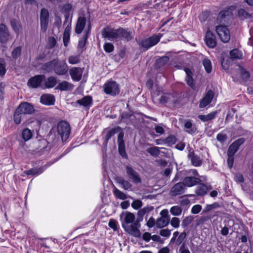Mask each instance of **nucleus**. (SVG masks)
<instances>
[{
    "mask_svg": "<svg viewBox=\"0 0 253 253\" xmlns=\"http://www.w3.org/2000/svg\"><path fill=\"white\" fill-rule=\"evenodd\" d=\"M119 132L118 135L117 142L118 144V151L120 155L124 158H127V155L126 151L125 144L124 140V132L122 131V128L117 126L107 131L105 136V140L103 145L107 146L109 139L117 132Z\"/></svg>",
    "mask_w": 253,
    "mask_h": 253,
    "instance_id": "1",
    "label": "nucleus"
},
{
    "mask_svg": "<svg viewBox=\"0 0 253 253\" xmlns=\"http://www.w3.org/2000/svg\"><path fill=\"white\" fill-rule=\"evenodd\" d=\"M35 111V109L32 104L27 102H21L15 111L13 115L14 123L17 125L20 124L25 115L33 114Z\"/></svg>",
    "mask_w": 253,
    "mask_h": 253,
    "instance_id": "2",
    "label": "nucleus"
},
{
    "mask_svg": "<svg viewBox=\"0 0 253 253\" xmlns=\"http://www.w3.org/2000/svg\"><path fill=\"white\" fill-rule=\"evenodd\" d=\"M135 219V216L133 213L126 211L122 224L126 232L135 237L139 238L140 237L141 233L138 229L134 228Z\"/></svg>",
    "mask_w": 253,
    "mask_h": 253,
    "instance_id": "3",
    "label": "nucleus"
},
{
    "mask_svg": "<svg viewBox=\"0 0 253 253\" xmlns=\"http://www.w3.org/2000/svg\"><path fill=\"white\" fill-rule=\"evenodd\" d=\"M103 90L104 92L111 96H116L120 92V85L115 81L110 80L107 82L103 85Z\"/></svg>",
    "mask_w": 253,
    "mask_h": 253,
    "instance_id": "4",
    "label": "nucleus"
},
{
    "mask_svg": "<svg viewBox=\"0 0 253 253\" xmlns=\"http://www.w3.org/2000/svg\"><path fill=\"white\" fill-rule=\"evenodd\" d=\"M58 134L60 135L62 141H66L70 134L71 127L70 125L65 121L59 122L57 126Z\"/></svg>",
    "mask_w": 253,
    "mask_h": 253,
    "instance_id": "5",
    "label": "nucleus"
},
{
    "mask_svg": "<svg viewBox=\"0 0 253 253\" xmlns=\"http://www.w3.org/2000/svg\"><path fill=\"white\" fill-rule=\"evenodd\" d=\"M119 28L115 29L110 27L104 28L102 32V37L111 41L120 40Z\"/></svg>",
    "mask_w": 253,
    "mask_h": 253,
    "instance_id": "6",
    "label": "nucleus"
},
{
    "mask_svg": "<svg viewBox=\"0 0 253 253\" xmlns=\"http://www.w3.org/2000/svg\"><path fill=\"white\" fill-rule=\"evenodd\" d=\"M161 36L155 35L149 38L145 39L138 42L140 46L144 48L145 50L148 49L152 46L156 45L160 40Z\"/></svg>",
    "mask_w": 253,
    "mask_h": 253,
    "instance_id": "7",
    "label": "nucleus"
},
{
    "mask_svg": "<svg viewBox=\"0 0 253 253\" xmlns=\"http://www.w3.org/2000/svg\"><path fill=\"white\" fill-rule=\"evenodd\" d=\"M49 12L47 9L42 8L40 12L41 32L44 33L48 27L49 23Z\"/></svg>",
    "mask_w": 253,
    "mask_h": 253,
    "instance_id": "8",
    "label": "nucleus"
},
{
    "mask_svg": "<svg viewBox=\"0 0 253 253\" xmlns=\"http://www.w3.org/2000/svg\"><path fill=\"white\" fill-rule=\"evenodd\" d=\"M54 73L58 76H64L67 74L68 66L65 61L55 59Z\"/></svg>",
    "mask_w": 253,
    "mask_h": 253,
    "instance_id": "9",
    "label": "nucleus"
},
{
    "mask_svg": "<svg viewBox=\"0 0 253 253\" xmlns=\"http://www.w3.org/2000/svg\"><path fill=\"white\" fill-rule=\"evenodd\" d=\"M125 168L127 177L133 183L137 184L142 182L139 174L131 166L127 165Z\"/></svg>",
    "mask_w": 253,
    "mask_h": 253,
    "instance_id": "10",
    "label": "nucleus"
},
{
    "mask_svg": "<svg viewBox=\"0 0 253 253\" xmlns=\"http://www.w3.org/2000/svg\"><path fill=\"white\" fill-rule=\"evenodd\" d=\"M215 30L222 42H227L229 41L230 39V32L226 26L221 25L216 26Z\"/></svg>",
    "mask_w": 253,
    "mask_h": 253,
    "instance_id": "11",
    "label": "nucleus"
},
{
    "mask_svg": "<svg viewBox=\"0 0 253 253\" xmlns=\"http://www.w3.org/2000/svg\"><path fill=\"white\" fill-rule=\"evenodd\" d=\"M244 138H240L233 142L228 148L227 155L228 156H233L238 151L239 147L245 142Z\"/></svg>",
    "mask_w": 253,
    "mask_h": 253,
    "instance_id": "12",
    "label": "nucleus"
},
{
    "mask_svg": "<svg viewBox=\"0 0 253 253\" xmlns=\"http://www.w3.org/2000/svg\"><path fill=\"white\" fill-rule=\"evenodd\" d=\"M232 6L226 7L223 10L221 11L217 17V23H224L226 19L231 17L233 15L232 12L230 9Z\"/></svg>",
    "mask_w": 253,
    "mask_h": 253,
    "instance_id": "13",
    "label": "nucleus"
},
{
    "mask_svg": "<svg viewBox=\"0 0 253 253\" xmlns=\"http://www.w3.org/2000/svg\"><path fill=\"white\" fill-rule=\"evenodd\" d=\"M186 186L183 182H179L174 184L171 188L170 193L172 196H176L184 193Z\"/></svg>",
    "mask_w": 253,
    "mask_h": 253,
    "instance_id": "14",
    "label": "nucleus"
},
{
    "mask_svg": "<svg viewBox=\"0 0 253 253\" xmlns=\"http://www.w3.org/2000/svg\"><path fill=\"white\" fill-rule=\"evenodd\" d=\"M45 77L44 75H36L29 79L27 84L29 86L32 88H37L40 86L43 80Z\"/></svg>",
    "mask_w": 253,
    "mask_h": 253,
    "instance_id": "15",
    "label": "nucleus"
},
{
    "mask_svg": "<svg viewBox=\"0 0 253 253\" xmlns=\"http://www.w3.org/2000/svg\"><path fill=\"white\" fill-rule=\"evenodd\" d=\"M83 69L80 67H74L69 70V74L74 81L79 82L82 77Z\"/></svg>",
    "mask_w": 253,
    "mask_h": 253,
    "instance_id": "16",
    "label": "nucleus"
},
{
    "mask_svg": "<svg viewBox=\"0 0 253 253\" xmlns=\"http://www.w3.org/2000/svg\"><path fill=\"white\" fill-rule=\"evenodd\" d=\"M214 94L212 90H208L205 97L200 101L199 108H203L208 105L212 101Z\"/></svg>",
    "mask_w": 253,
    "mask_h": 253,
    "instance_id": "17",
    "label": "nucleus"
},
{
    "mask_svg": "<svg viewBox=\"0 0 253 253\" xmlns=\"http://www.w3.org/2000/svg\"><path fill=\"white\" fill-rule=\"evenodd\" d=\"M9 37V33L7 27L3 24H0V42L6 43Z\"/></svg>",
    "mask_w": 253,
    "mask_h": 253,
    "instance_id": "18",
    "label": "nucleus"
},
{
    "mask_svg": "<svg viewBox=\"0 0 253 253\" xmlns=\"http://www.w3.org/2000/svg\"><path fill=\"white\" fill-rule=\"evenodd\" d=\"M92 101V97L91 96L87 95L84 96L81 99L77 100L74 104L75 106H77V105H79V106H82L88 109L91 106Z\"/></svg>",
    "mask_w": 253,
    "mask_h": 253,
    "instance_id": "19",
    "label": "nucleus"
},
{
    "mask_svg": "<svg viewBox=\"0 0 253 253\" xmlns=\"http://www.w3.org/2000/svg\"><path fill=\"white\" fill-rule=\"evenodd\" d=\"M120 40L125 39L127 42L130 41L133 39L132 31L129 29L119 28Z\"/></svg>",
    "mask_w": 253,
    "mask_h": 253,
    "instance_id": "20",
    "label": "nucleus"
},
{
    "mask_svg": "<svg viewBox=\"0 0 253 253\" xmlns=\"http://www.w3.org/2000/svg\"><path fill=\"white\" fill-rule=\"evenodd\" d=\"M205 41L207 45L210 48H214L216 45L215 37L210 31L207 32Z\"/></svg>",
    "mask_w": 253,
    "mask_h": 253,
    "instance_id": "21",
    "label": "nucleus"
},
{
    "mask_svg": "<svg viewBox=\"0 0 253 253\" xmlns=\"http://www.w3.org/2000/svg\"><path fill=\"white\" fill-rule=\"evenodd\" d=\"M55 101L54 96L51 94H42L40 98L41 103L47 106L54 105Z\"/></svg>",
    "mask_w": 253,
    "mask_h": 253,
    "instance_id": "22",
    "label": "nucleus"
},
{
    "mask_svg": "<svg viewBox=\"0 0 253 253\" xmlns=\"http://www.w3.org/2000/svg\"><path fill=\"white\" fill-rule=\"evenodd\" d=\"M188 157L191 161L192 164L195 167L200 166L202 164V159L198 155L196 154L193 151L189 152Z\"/></svg>",
    "mask_w": 253,
    "mask_h": 253,
    "instance_id": "23",
    "label": "nucleus"
},
{
    "mask_svg": "<svg viewBox=\"0 0 253 253\" xmlns=\"http://www.w3.org/2000/svg\"><path fill=\"white\" fill-rule=\"evenodd\" d=\"M201 180L199 178L194 176H187L184 178L183 183L185 186L192 187L199 184Z\"/></svg>",
    "mask_w": 253,
    "mask_h": 253,
    "instance_id": "24",
    "label": "nucleus"
},
{
    "mask_svg": "<svg viewBox=\"0 0 253 253\" xmlns=\"http://www.w3.org/2000/svg\"><path fill=\"white\" fill-rule=\"evenodd\" d=\"M86 24V19L84 17L80 16L78 18L76 25L75 32L77 34H80L83 31Z\"/></svg>",
    "mask_w": 253,
    "mask_h": 253,
    "instance_id": "25",
    "label": "nucleus"
},
{
    "mask_svg": "<svg viewBox=\"0 0 253 253\" xmlns=\"http://www.w3.org/2000/svg\"><path fill=\"white\" fill-rule=\"evenodd\" d=\"M74 85L67 81H62L56 87L55 89L61 91H71L73 89Z\"/></svg>",
    "mask_w": 253,
    "mask_h": 253,
    "instance_id": "26",
    "label": "nucleus"
},
{
    "mask_svg": "<svg viewBox=\"0 0 253 253\" xmlns=\"http://www.w3.org/2000/svg\"><path fill=\"white\" fill-rule=\"evenodd\" d=\"M185 72L186 74V77L185 78V81L187 84L192 89H194L195 87V84L194 82L193 79V73L189 68H186Z\"/></svg>",
    "mask_w": 253,
    "mask_h": 253,
    "instance_id": "27",
    "label": "nucleus"
},
{
    "mask_svg": "<svg viewBox=\"0 0 253 253\" xmlns=\"http://www.w3.org/2000/svg\"><path fill=\"white\" fill-rule=\"evenodd\" d=\"M116 180L118 183L122 186L124 190H128L131 189L132 187V185L129 181L125 179L122 177H117L116 178Z\"/></svg>",
    "mask_w": 253,
    "mask_h": 253,
    "instance_id": "28",
    "label": "nucleus"
},
{
    "mask_svg": "<svg viewBox=\"0 0 253 253\" xmlns=\"http://www.w3.org/2000/svg\"><path fill=\"white\" fill-rule=\"evenodd\" d=\"M170 221V217H160L156 220V225L158 228L167 226Z\"/></svg>",
    "mask_w": 253,
    "mask_h": 253,
    "instance_id": "29",
    "label": "nucleus"
},
{
    "mask_svg": "<svg viewBox=\"0 0 253 253\" xmlns=\"http://www.w3.org/2000/svg\"><path fill=\"white\" fill-rule=\"evenodd\" d=\"M169 58L167 56H164L158 59L155 63V67L157 69L161 68L166 65L169 61Z\"/></svg>",
    "mask_w": 253,
    "mask_h": 253,
    "instance_id": "30",
    "label": "nucleus"
},
{
    "mask_svg": "<svg viewBox=\"0 0 253 253\" xmlns=\"http://www.w3.org/2000/svg\"><path fill=\"white\" fill-rule=\"evenodd\" d=\"M184 127L186 129V131L190 134L194 133L196 131L195 126L193 124L191 120H186L184 121Z\"/></svg>",
    "mask_w": 253,
    "mask_h": 253,
    "instance_id": "31",
    "label": "nucleus"
},
{
    "mask_svg": "<svg viewBox=\"0 0 253 253\" xmlns=\"http://www.w3.org/2000/svg\"><path fill=\"white\" fill-rule=\"evenodd\" d=\"M217 113V111H214L206 115H199L198 116V118L203 122H208L213 119L215 117Z\"/></svg>",
    "mask_w": 253,
    "mask_h": 253,
    "instance_id": "32",
    "label": "nucleus"
},
{
    "mask_svg": "<svg viewBox=\"0 0 253 253\" xmlns=\"http://www.w3.org/2000/svg\"><path fill=\"white\" fill-rule=\"evenodd\" d=\"M55 62V59H53L44 64L42 67V69L47 73H49L52 70L54 71Z\"/></svg>",
    "mask_w": 253,
    "mask_h": 253,
    "instance_id": "33",
    "label": "nucleus"
},
{
    "mask_svg": "<svg viewBox=\"0 0 253 253\" xmlns=\"http://www.w3.org/2000/svg\"><path fill=\"white\" fill-rule=\"evenodd\" d=\"M220 207V204L217 202H214L212 204L207 205L203 210L202 214L206 213Z\"/></svg>",
    "mask_w": 253,
    "mask_h": 253,
    "instance_id": "34",
    "label": "nucleus"
},
{
    "mask_svg": "<svg viewBox=\"0 0 253 253\" xmlns=\"http://www.w3.org/2000/svg\"><path fill=\"white\" fill-rule=\"evenodd\" d=\"M43 171V169L42 168H33L24 171V173L27 175H34L36 174H40Z\"/></svg>",
    "mask_w": 253,
    "mask_h": 253,
    "instance_id": "35",
    "label": "nucleus"
},
{
    "mask_svg": "<svg viewBox=\"0 0 253 253\" xmlns=\"http://www.w3.org/2000/svg\"><path fill=\"white\" fill-rule=\"evenodd\" d=\"M208 190L207 186L204 184H200L197 188L195 191L196 194L198 196H204L207 194Z\"/></svg>",
    "mask_w": 253,
    "mask_h": 253,
    "instance_id": "36",
    "label": "nucleus"
},
{
    "mask_svg": "<svg viewBox=\"0 0 253 253\" xmlns=\"http://www.w3.org/2000/svg\"><path fill=\"white\" fill-rule=\"evenodd\" d=\"M230 58L233 59H240L242 58V53L239 49L235 48L230 52Z\"/></svg>",
    "mask_w": 253,
    "mask_h": 253,
    "instance_id": "37",
    "label": "nucleus"
},
{
    "mask_svg": "<svg viewBox=\"0 0 253 253\" xmlns=\"http://www.w3.org/2000/svg\"><path fill=\"white\" fill-rule=\"evenodd\" d=\"M57 84V79L55 77L51 76L48 77L45 82V86L46 88L53 87Z\"/></svg>",
    "mask_w": 253,
    "mask_h": 253,
    "instance_id": "38",
    "label": "nucleus"
},
{
    "mask_svg": "<svg viewBox=\"0 0 253 253\" xmlns=\"http://www.w3.org/2000/svg\"><path fill=\"white\" fill-rule=\"evenodd\" d=\"M83 51H82L80 54L77 55H70L68 57V62L70 64H77L81 62V54H82Z\"/></svg>",
    "mask_w": 253,
    "mask_h": 253,
    "instance_id": "39",
    "label": "nucleus"
},
{
    "mask_svg": "<svg viewBox=\"0 0 253 253\" xmlns=\"http://www.w3.org/2000/svg\"><path fill=\"white\" fill-rule=\"evenodd\" d=\"M238 17L240 20H243L246 18H251L252 15L246 11L244 9L241 8L238 10Z\"/></svg>",
    "mask_w": 253,
    "mask_h": 253,
    "instance_id": "40",
    "label": "nucleus"
},
{
    "mask_svg": "<svg viewBox=\"0 0 253 253\" xmlns=\"http://www.w3.org/2000/svg\"><path fill=\"white\" fill-rule=\"evenodd\" d=\"M33 135L32 131L26 128L23 130L22 132V136L25 141L30 140Z\"/></svg>",
    "mask_w": 253,
    "mask_h": 253,
    "instance_id": "41",
    "label": "nucleus"
},
{
    "mask_svg": "<svg viewBox=\"0 0 253 253\" xmlns=\"http://www.w3.org/2000/svg\"><path fill=\"white\" fill-rule=\"evenodd\" d=\"M113 193L114 195L118 198L121 200H126L127 198V196L125 193L120 191L116 187H115L113 190Z\"/></svg>",
    "mask_w": 253,
    "mask_h": 253,
    "instance_id": "42",
    "label": "nucleus"
},
{
    "mask_svg": "<svg viewBox=\"0 0 253 253\" xmlns=\"http://www.w3.org/2000/svg\"><path fill=\"white\" fill-rule=\"evenodd\" d=\"M203 64L204 66L206 71L208 73H210L212 70L211 61L209 59L205 58L203 61Z\"/></svg>",
    "mask_w": 253,
    "mask_h": 253,
    "instance_id": "43",
    "label": "nucleus"
},
{
    "mask_svg": "<svg viewBox=\"0 0 253 253\" xmlns=\"http://www.w3.org/2000/svg\"><path fill=\"white\" fill-rule=\"evenodd\" d=\"M22 51V47L19 46L15 48L12 51L11 55L13 59H17L21 56Z\"/></svg>",
    "mask_w": 253,
    "mask_h": 253,
    "instance_id": "44",
    "label": "nucleus"
},
{
    "mask_svg": "<svg viewBox=\"0 0 253 253\" xmlns=\"http://www.w3.org/2000/svg\"><path fill=\"white\" fill-rule=\"evenodd\" d=\"M165 143L167 144L168 146H171L176 142V138L174 135H170L165 140Z\"/></svg>",
    "mask_w": 253,
    "mask_h": 253,
    "instance_id": "45",
    "label": "nucleus"
},
{
    "mask_svg": "<svg viewBox=\"0 0 253 253\" xmlns=\"http://www.w3.org/2000/svg\"><path fill=\"white\" fill-rule=\"evenodd\" d=\"M147 151L153 157H157L160 153L159 147L156 146L148 148Z\"/></svg>",
    "mask_w": 253,
    "mask_h": 253,
    "instance_id": "46",
    "label": "nucleus"
},
{
    "mask_svg": "<svg viewBox=\"0 0 253 253\" xmlns=\"http://www.w3.org/2000/svg\"><path fill=\"white\" fill-rule=\"evenodd\" d=\"M194 219V217L192 215L185 217L182 221L181 226L182 227L185 228L192 222Z\"/></svg>",
    "mask_w": 253,
    "mask_h": 253,
    "instance_id": "47",
    "label": "nucleus"
},
{
    "mask_svg": "<svg viewBox=\"0 0 253 253\" xmlns=\"http://www.w3.org/2000/svg\"><path fill=\"white\" fill-rule=\"evenodd\" d=\"M173 95L171 94H166L161 95L160 98L158 99V101L161 103H166L169 101Z\"/></svg>",
    "mask_w": 253,
    "mask_h": 253,
    "instance_id": "48",
    "label": "nucleus"
},
{
    "mask_svg": "<svg viewBox=\"0 0 253 253\" xmlns=\"http://www.w3.org/2000/svg\"><path fill=\"white\" fill-rule=\"evenodd\" d=\"M182 210L179 206H173L170 209V212L173 215H179L182 212Z\"/></svg>",
    "mask_w": 253,
    "mask_h": 253,
    "instance_id": "49",
    "label": "nucleus"
},
{
    "mask_svg": "<svg viewBox=\"0 0 253 253\" xmlns=\"http://www.w3.org/2000/svg\"><path fill=\"white\" fill-rule=\"evenodd\" d=\"M241 76L244 81H247L250 78V73L246 71L243 67L239 66Z\"/></svg>",
    "mask_w": 253,
    "mask_h": 253,
    "instance_id": "50",
    "label": "nucleus"
},
{
    "mask_svg": "<svg viewBox=\"0 0 253 253\" xmlns=\"http://www.w3.org/2000/svg\"><path fill=\"white\" fill-rule=\"evenodd\" d=\"M88 36L87 35H84L82 38L79 40L78 47L79 48H83L86 44Z\"/></svg>",
    "mask_w": 253,
    "mask_h": 253,
    "instance_id": "51",
    "label": "nucleus"
},
{
    "mask_svg": "<svg viewBox=\"0 0 253 253\" xmlns=\"http://www.w3.org/2000/svg\"><path fill=\"white\" fill-rule=\"evenodd\" d=\"M227 139V135L225 133H219L216 136V139L221 143H224L226 142Z\"/></svg>",
    "mask_w": 253,
    "mask_h": 253,
    "instance_id": "52",
    "label": "nucleus"
},
{
    "mask_svg": "<svg viewBox=\"0 0 253 253\" xmlns=\"http://www.w3.org/2000/svg\"><path fill=\"white\" fill-rule=\"evenodd\" d=\"M104 49L106 52L110 53L114 50V46L112 43L107 42L104 45Z\"/></svg>",
    "mask_w": 253,
    "mask_h": 253,
    "instance_id": "53",
    "label": "nucleus"
},
{
    "mask_svg": "<svg viewBox=\"0 0 253 253\" xmlns=\"http://www.w3.org/2000/svg\"><path fill=\"white\" fill-rule=\"evenodd\" d=\"M217 214H213V215H207V216H202L198 219V223L199 224L204 223V222L211 219V218L213 217L214 216H215Z\"/></svg>",
    "mask_w": 253,
    "mask_h": 253,
    "instance_id": "54",
    "label": "nucleus"
},
{
    "mask_svg": "<svg viewBox=\"0 0 253 253\" xmlns=\"http://www.w3.org/2000/svg\"><path fill=\"white\" fill-rule=\"evenodd\" d=\"M235 112L236 110L234 108H231L228 110L226 117L225 118V122H228L233 118Z\"/></svg>",
    "mask_w": 253,
    "mask_h": 253,
    "instance_id": "55",
    "label": "nucleus"
},
{
    "mask_svg": "<svg viewBox=\"0 0 253 253\" xmlns=\"http://www.w3.org/2000/svg\"><path fill=\"white\" fill-rule=\"evenodd\" d=\"M56 44V40L55 38L53 37H50L48 39V48L51 49L53 48Z\"/></svg>",
    "mask_w": 253,
    "mask_h": 253,
    "instance_id": "56",
    "label": "nucleus"
},
{
    "mask_svg": "<svg viewBox=\"0 0 253 253\" xmlns=\"http://www.w3.org/2000/svg\"><path fill=\"white\" fill-rule=\"evenodd\" d=\"M142 206V202L139 200L134 201L131 204V207L135 210H137Z\"/></svg>",
    "mask_w": 253,
    "mask_h": 253,
    "instance_id": "57",
    "label": "nucleus"
},
{
    "mask_svg": "<svg viewBox=\"0 0 253 253\" xmlns=\"http://www.w3.org/2000/svg\"><path fill=\"white\" fill-rule=\"evenodd\" d=\"M179 218L176 217L172 218L170 221L171 226L174 228H178L179 226Z\"/></svg>",
    "mask_w": 253,
    "mask_h": 253,
    "instance_id": "58",
    "label": "nucleus"
},
{
    "mask_svg": "<svg viewBox=\"0 0 253 253\" xmlns=\"http://www.w3.org/2000/svg\"><path fill=\"white\" fill-rule=\"evenodd\" d=\"M202 210V206L200 205H194L191 209V212L193 214H197Z\"/></svg>",
    "mask_w": 253,
    "mask_h": 253,
    "instance_id": "59",
    "label": "nucleus"
},
{
    "mask_svg": "<svg viewBox=\"0 0 253 253\" xmlns=\"http://www.w3.org/2000/svg\"><path fill=\"white\" fill-rule=\"evenodd\" d=\"M186 236V234L185 232H183L181 233L180 235L178 236L177 240H176V243L179 245H180L182 242L184 241V240L185 239Z\"/></svg>",
    "mask_w": 253,
    "mask_h": 253,
    "instance_id": "60",
    "label": "nucleus"
},
{
    "mask_svg": "<svg viewBox=\"0 0 253 253\" xmlns=\"http://www.w3.org/2000/svg\"><path fill=\"white\" fill-rule=\"evenodd\" d=\"M179 253H191L188 248L186 247L185 244L183 243L180 247L179 249Z\"/></svg>",
    "mask_w": 253,
    "mask_h": 253,
    "instance_id": "61",
    "label": "nucleus"
},
{
    "mask_svg": "<svg viewBox=\"0 0 253 253\" xmlns=\"http://www.w3.org/2000/svg\"><path fill=\"white\" fill-rule=\"evenodd\" d=\"M160 234L163 237H169L170 235V230L169 229H162L160 231Z\"/></svg>",
    "mask_w": 253,
    "mask_h": 253,
    "instance_id": "62",
    "label": "nucleus"
},
{
    "mask_svg": "<svg viewBox=\"0 0 253 253\" xmlns=\"http://www.w3.org/2000/svg\"><path fill=\"white\" fill-rule=\"evenodd\" d=\"M72 8V5L70 3H66L63 5L62 10L63 11L66 13H69V12Z\"/></svg>",
    "mask_w": 253,
    "mask_h": 253,
    "instance_id": "63",
    "label": "nucleus"
},
{
    "mask_svg": "<svg viewBox=\"0 0 253 253\" xmlns=\"http://www.w3.org/2000/svg\"><path fill=\"white\" fill-rule=\"evenodd\" d=\"M234 179L236 182L238 183H243L244 181V178L243 175L240 173L236 174Z\"/></svg>",
    "mask_w": 253,
    "mask_h": 253,
    "instance_id": "64",
    "label": "nucleus"
}]
</instances>
